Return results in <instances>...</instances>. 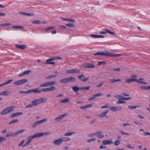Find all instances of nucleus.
Listing matches in <instances>:
<instances>
[{"instance_id": "nucleus-1", "label": "nucleus", "mask_w": 150, "mask_h": 150, "mask_svg": "<svg viewBox=\"0 0 150 150\" xmlns=\"http://www.w3.org/2000/svg\"><path fill=\"white\" fill-rule=\"evenodd\" d=\"M57 88L55 87L51 86L50 88L42 89L41 90H39V88L30 89V93L33 92L34 93H38L41 92L42 91L43 92L50 91H54Z\"/></svg>"}, {"instance_id": "nucleus-2", "label": "nucleus", "mask_w": 150, "mask_h": 150, "mask_svg": "<svg viewBox=\"0 0 150 150\" xmlns=\"http://www.w3.org/2000/svg\"><path fill=\"white\" fill-rule=\"evenodd\" d=\"M94 56H105L106 57H117L119 55L118 54H115L112 53H109L108 52L104 51L103 52H98L95 53L93 54Z\"/></svg>"}, {"instance_id": "nucleus-3", "label": "nucleus", "mask_w": 150, "mask_h": 150, "mask_svg": "<svg viewBox=\"0 0 150 150\" xmlns=\"http://www.w3.org/2000/svg\"><path fill=\"white\" fill-rule=\"evenodd\" d=\"M76 79L75 77H70L60 80L59 82L60 83H68L70 81H75Z\"/></svg>"}, {"instance_id": "nucleus-4", "label": "nucleus", "mask_w": 150, "mask_h": 150, "mask_svg": "<svg viewBox=\"0 0 150 150\" xmlns=\"http://www.w3.org/2000/svg\"><path fill=\"white\" fill-rule=\"evenodd\" d=\"M47 101V99L45 98H40L38 99H36L33 101V103L35 106L39 105L41 103L45 102Z\"/></svg>"}, {"instance_id": "nucleus-5", "label": "nucleus", "mask_w": 150, "mask_h": 150, "mask_svg": "<svg viewBox=\"0 0 150 150\" xmlns=\"http://www.w3.org/2000/svg\"><path fill=\"white\" fill-rule=\"evenodd\" d=\"M14 108V106H10L5 108L2 110L0 114L1 115H4L8 112H11L13 110Z\"/></svg>"}, {"instance_id": "nucleus-6", "label": "nucleus", "mask_w": 150, "mask_h": 150, "mask_svg": "<svg viewBox=\"0 0 150 150\" xmlns=\"http://www.w3.org/2000/svg\"><path fill=\"white\" fill-rule=\"evenodd\" d=\"M28 82L26 79H21L14 82V84L16 86H18L25 84Z\"/></svg>"}, {"instance_id": "nucleus-7", "label": "nucleus", "mask_w": 150, "mask_h": 150, "mask_svg": "<svg viewBox=\"0 0 150 150\" xmlns=\"http://www.w3.org/2000/svg\"><path fill=\"white\" fill-rule=\"evenodd\" d=\"M47 119H43L42 120L38 121L35 122L32 125V127H35L38 125L41 124V123L46 122L47 121Z\"/></svg>"}, {"instance_id": "nucleus-8", "label": "nucleus", "mask_w": 150, "mask_h": 150, "mask_svg": "<svg viewBox=\"0 0 150 150\" xmlns=\"http://www.w3.org/2000/svg\"><path fill=\"white\" fill-rule=\"evenodd\" d=\"M103 95V94L102 93H96L94 95L91 96V98H90L88 100V101H91L95 99L94 98L97 97L102 96Z\"/></svg>"}, {"instance_id": "nucleus-9", "label": "nucleus", "mask_w": 150, "mask_h": 150, "mask_svg": "<svg viewBox=\"0 0 150 150\" xmlns=\"http://www.w3.org/2000/svg\"><path fill=\"white\" fill-rule=\"evenodd\" d=\"M110 109L112 112H116L121 110L122 108L120 106H110Z\"/></svg>"}, {"instance_id": "nucleus-10", "label": "nucleus", "mask_w": 150, "mask_h": 150, "mask_svg": "<svg viewBox=\"0 0 150 150\" xmlns=\"http://www.w3.org/2000/svg\"><path fill=\"white\" fill-rule=\"evenodd\" d=\"M67 115V114L66 113H64L59 116L58 117L56 118L54 120L56 122H57L61 120H62L64 117L66 116Z\"/></svg>"}, {"instance_id": "nucleus-11", "label": "nucleus", "mask_w": 150, "mask_h": 150, "mask_svg": "<svg viewBox=\"0 0 150 150\" xmlns=\"http://www.w3.org/2000/svg\"><path fill=\"white\" fill-rule=\"evenodd\" d=\"M78 79H80L83 82H86L88 79V77L85 78L83 75H79L78 76Z\"/></svg>"}, {"instance_id": "nucleus-12", "label": "nucleus", "mask_w": 150, "mask_h": 150, "mask_svg": "<svg viewBox=\"0 0 150 150\" xmlns=\"http://www.w3.org/2000/svg\"><path fill=\"white\" fill-rule=\"evenodd\" d=\"M54 60L55 59L53 58H51L49 59H48L46 61V63H45L44 64L45 65L47 64H50L54 65L55 64V63L54 62H52L51 61Z\"/></svg>"}, {"instance_id": "nucleus-13", "label": "nucleus", "mask_w": 150, "mask_h": 150, "mask_svg": "<svg viewBox=\"0 0 150 150\" xmlns=\"http://www.w3.org/2000/svg\"><path fill=\"white\" fill-rule=\"evenodd\" d=\"M116 98L119 99L118 101L116 102L117 104L122 103V96L120 95H116L115 96Z\"/></svg>"}, {"instance_id": "nucleus-14", "label": "nucleus", "mask_w": 150, "mask_h": 150, "mask_svg": "<svg viewBox=\"0 0 150 150\" xmlns=\"http://www.w3.org/2000/svg\"><path fill=\"white\" fill-rule=\"evenodd\" d=\"M62 142L61 139H59L55 140L53 143L55 145H59Z\"/></svg>"}, {"instance_id": "nucleus-15", "label": "nucleus", "mask_w": 150, "mask_h": 150, "mask_svg": "<svg viewBox=\"0 0 150 150\" xmlns=\"http://www.w3.org/2000/svg\"><path fill=\"white\" fill-rule=\"evenodd\" d=\"M105 145L111 144H113V142L110 140H105L102 142Z\"/></svg>"}, {"instance_id": "nucleus-16", "label": "nucleus", "mask_w": 150, "mask_h": 150, "mask_svg": "<svg viewBox=\"0 0 150 150\" xmlns=\"http://www.w3.org/2000/svg\"><path fill=\"white\" fill-rule=\"evenodd\" d=\"M16 47L18 49H24L26 47V45H21L19 44H16L15 45Z\"/></svg>"}, {"instance_id": "nucleus-17", "label": "nucleus", "mask_w": 150, "mask_h": 150, "mask_svg": "<svg viewBox=\"0 0 150 150\" xmlns=\"http://www.w3.org/2000/svg\"><path fill=\"white\" fill-rule=\"evenodd\" d=\"M83 67L85 68H93L95 67V65L92 64H89L88 63L86 64H85L83 65Z\"/></svg>"}, {"instance_id": "nucleus-18", "label": "nucleus", "mask_w": 150, "mask_h": 150, "mask_svg": "<svg viewBox=\"0 0 150 150\" xmlns=\"http://www.w3.org/2000/svg\"><path fill=\"white\" fill-rule=\"evenodd\" d=\"M96 135L98 138L100 139H101L104 137V136L103 134V133L101 132H96Z\"/></svg>"}, {"instance_id": "nucleus-19", "label": "nucleus", "mask_w": 150, "mask_h": 150, "mask_svg": "<svg viewBox=\"0 0 150 150\" xmlns=\"http://www.w3.org/2000/svg\"><path fill=\"white\" fill-rule=\"evenodd\" d=\"M23 113L22 112H17L11 114L10 117L11 118H12L16 116H18L20 115H22Z\"/></svg>"}, {"instance_id": "nucleus-20", "label": "nucleus", "mask_w": 150, "mask_h": 150, "mask_svg": "<svg viewBox=\"0 0 150 150\" xmlns=\"http://www.w3.org/2000/svg\"><path fill=\"white\" fill-rule=\"evenodd\" d=\"M90 36L93 38H103L104 37L103 35H95L93 34H91Z\"/></svg>"}, {"instance_id": "nucleus-21", "label": "nucleus", "mask_w": 150, "mask_h": 150, "mask_svg": "<svg viewBox=\"0 0 150 150\" xmlns=\"http://www.w3.org/2000/svg\"><path fill=\"white\" fill-rule=\"evenodd\" d=\"M138 81V80L135 79L131 78L127 79L125 80L126 83H129L132 81Z\"/></svg>"}, {"instance_id": "nucleus-22", "label": "nucleus", "mask_w": 150, "mask_h": 150, "mask_svg": "<svg viewBox=\"0 0 150 150\" xmlns=\"http://www.w3.org/2000/svg\"><path fill=\"white\" fill-rule=\"evenodd\" d=\"M31 72L30 70H27L25 71L22 73L21 74H19L18 75L19 76H23L25 75L28 74L30 72Z\"/></svg>"}, {"instance_id": "nucleus-23", "label": "nucleus", "mask_w": 150, "mask_h": 150, "mask_svg": "<svg viewBox=\"0 0 150 150\" xmlns=\"http://www.w3.org/2000/svg\"><path fill=\"white\" fill-rule=\"evenodd\" d=\"M34 137L35 138L43 136V133L42 132H38L35 134H34Z\"/></svg>"}, {"instance_id": "nucleus-24", "label": "nucleus", "mask_w": 150, "mask_h": 150, "mask_svg": "<svg viewBox=\"0 0 150 150\" xmlns=\"http://www.w3.org/2000/svg\"><path fill=\"white\" fill-rule=\"evenodd\" d=\"M6 137H8L11 136L15 137L16 136L15 133H13L12 132H9L8 133L6 136Z\"/></svg>"}, {"instance_id": "nucleus-25", "label": "nucleus", "mask_w": 150, "mask_h": 150, "mask_svg": "<svg viewBox=\"0 0 150 150\" xmlns=\"http://www.w3.org/2000/svg\"><path fill=\"white\" fill-rule=\"evenodd\" d=\"M108 112V111H106L105 112H104L102 113L100 115L99 117H105L106 116V114Z\"/></svg>"}, {"instance_id": "nucleus-26", "label": "nucleus", "mask_w": 150, "mask_h": 150, "mask_svg": "<svg viewBox=\"0 0 150 150\" xmlns=\"http://www.w3.org/2000/svg\"><path fill=\"white\" fill-rule=\"evenodd\" d=\"M12 28L16 30L17 29H23V27L21 25H14L13 26Z\"/></svg>"}, {"instance_id": "nucleus-27", "label": "nucleus", "mask_w": 150, "mask_h": 150, "mask_svg": "<svg viewBox=\"0 0 150 150\" xmlns=\"http://www.w3.org/2000/svg\"><path fill=\"white\" fill-rule=\"evenodd\" d=\"M21 13L24 15L27 16H33L34 14L33 13H26L25 12H22Z\"/></svg>"}, {"instance_id": "nucleus-28", "label": "nucleus", "mask_w": 150, "mask_h": 150, "mask_svg": "<svg viewBox=\"0 0 150 150\" xmlns=\"http://www.w3.org/2000/svg\"><path fill=\"white\" fill-rule=\"evenodd\" d=\"M61 139L62 141V142H68L70 140V139L69 138L66 137H62L61 138Z\"/></svg>"}, {"instance_id": "nucleus-29", "label": "nucleus", "mask_w": 150, "mask_h": 150, "mask_svg": "<svg viewBox=\"0 0 150 150\" xmlns=\"http://www.w3.org/2000/svg\"><path fill=\"white\" fill-rule=\"evenodd\" d=\"M70 100L69 98H67L63 100H60V103H64L67 102H69Z\"/></svg>"}, {"instance_id": "nucleus-30", "label": "nucleus", "mask_w": 150, "mask_h": 150, "mask_svg": "<svg viewBox=\"0 0 150 150\" xmlns=\"http://www.w3.org/2000/svg\"><path fill=\"white\" fill-rule=\"evenodd\" d=\"M34 138H35V137L34 135L30 136L28 138V141L30 143L31 142L32 140Z\"/></svg>"}, {"instance_id": "nucleus-31", "label": "nucleus", "mask_w": 150, "mask_h": 150, "mask_svg": "<svg viewBox=\"0 0 150 150\" xmlns=\"http://www.w3.org/2000/svg\"><path fill=\"white\" fill-rule=\"evenodd\" d=\"M25 129H23L16 132L15 133L16 136L17 135H18L19 134H21L24 131H25Z\"/></svg>"}, {"instance_id": "nucleus-32", "label": "nucleus", "mask_w": 150, "mask_h": 150, "mask_svg": "<svg viewBox=\"0 0 150 150\" xmlns=\"http://www.w3.org/2000/svg\"><path fill=\"white\" fill-rule=\"evenodd\" d=\"M13 81L12 80H10L8 81L7 82L5 83H3L0 85V87H2L4 86L6 84L10 83L11 82Z\"/></svg>"}, {"instance_id": "nucleus-33", "label": "nucleus", "mask_w": 150, "mask_h": 150, "mask_svg": "<svg viewBox=\"0 0 150 150\" xmlns=\"http://www.w3.org/2000/svg\"><path fill=\"white\" fill-rule=\"evenodd\" d=\"M49 84L48 82L44 83L40 85V87H44L48 86Z\"/></svg>"}, {"instance_id": "nucleus-34", "label": "nucleus", "mask_w": 150, "mask_h": 150, "mask_svg": "<svg viewBox=\"0 0 150 150\" xmlns=\"http://www.w3.org/2000/svg\"><path fill=\"white\" fill-rule=\"evenodd\" d=\"M121 79H110V82L111 83H113L117 81H121Z\"/></svg>"}, {"instance_id": "nucleus-35", "label": "nucleus", "mask_w": 150, "mask_h": 150, "mask_svg": "<svg viewBox=\"0 0 150 150\" xmlns=\"http://www.w3.org/2000/svg\"><path fill=\"white\" fill-rule=\"evenodd\" d=\"M34 106H35V105L33 103L32 101V103L28 105H27L25 107L26 108H29L33 107Z\"/></svg>"}, {"instance_id": "nucleus-36", "label": "nucleus", "mask_w": 150, "mask_h": 150, "mask_svg": "<svg viewBox=\"0 0 150 150\" xmlns=\"http://www.w3.org/2000/svg\"><path fill=\"white\" fill-rule=\"evenodd\" d=\"M74 134L75 133L73 132H68L65 133L64 134V135L65 136H70Z\"/></svg>"}, {"instance_id": "nucleus-37", "label": "nucleus", "mask_w": 150, "mask_h": 150, "mask_svg": "<svg viewBox=\"0 0 150 150\" xmlns=\"http://www.w3.org/2000/svg\"><path fill=\"white\" fill-rule=\"evenodd\" d=\"M32 23L34 24H40L41 23L40 21L38 20H35L33 21L32 22Z\"/></svg>"}, {"instance_id": "nucleus-38", "label": "nucleus", "mask_w": 150, "mask_h": 150, "mask_svg": "<svg viewBox=\"0 0 150 150\" xmlns=\"http://www.w3.org/2000/svg\"><path fill=\"white\" fill-rule=\"evenodd\" d=\"M18 119H15L11 121L9 123V125H11L12 124L16 123L18 122Z\"/></svg>"}, {"instance_id": "nucleus-39", "label": "nucleus", "mask_w": 150, "mask_h": 150, "mask_svg": "<svg viewBox=\"0 0 150 150\" xmlns=\"http://www.w3.org/2000/svg\"><path fill=\"white\" fill-rule=\"evenodd\" d=\"M73 90L75 92H77L79 90V87L77 86H74L72 87Z\"/></svg>"}, {"instance_id": "nucleus-40", "label": "nucleus", "mask_w": 150, "mask_h": 150, "mask_svg": "<svg viewBox=\"0 0 150 150\" xmlns=\"http://www.w3.org/2000/svg\"><path fill=\"white\" fill-rule=\"evenodd\" d=\"M12 24L10 23H6L0 24V26H6L10 25H12Z\"/></svg>"}, {"instance_id": "nucleus-41", "label": "nucleus", "mask_w": 150, "mask_h": 150, "mask_svg": "<svg viewBox=\"0 0 150 150\" xmlns=\"http://www.w3.org/2000/svg\"><path fill=\"white\" fill-rule=\"evenodd\" d=\"M57 75H51L48 76H47L45 77V79H50L52 78H54L56 76H57Z\"/></svg>"}, {"instance_id": "nucleus-42", "label": "nucleus", "mask_w": 150, "mask_h": 150, "mask_svg": "<svg viewBox=\"0 0 150 150\" xmlns=\"http://www.w3.org/2000/svg\"><path fill=\"white\" fill-rule=\"evenodd\" d=\"M6 138L4 137L0 136V144L4 142L6 140Z\"/></svg>"}, {"instance_id": "nucleus-43", "label": "nucleus", "mask_w": 150, "mask_h": 150, "mask_svg": "<svg viewBox=\"0 0 150 150\" xmlns=\"http://www.w3.org/2000/svg\"><path fill=\"white\" fill-rule=\"evenodd\" d=\"M48 82V83L49 86L54 85L56 83V81H52L49 82Z\"/></svg>"}, {"instance_id": "nucleus-44", "label": "nucleus", "mask_w": 150, "mask_h": 150, "mask_svg": "<svg viewBox=\"0 0 150 150\" xmlns=\"http://www.w3.org/2000/svg\"><path fill=\"white\" fill-rule=\"evenodd\" d=\"M8 91H6L0 93V95L7 96L8 95Z\"/></svg>"}, {"instance_id": "nucleus-45", "label": "nucleus", "mask_w": 150, "mask_h": 150, "mask_svg": "<svg viewBox=\"0 0 150 150\" xmlns=\"http://www.w3.org/2000/svg\"><path fill=\"white\" fill-rule=\"evenodd\" d=\"M20 93H23L26 94L28 93H30V90H28V91H20L19 92Z\"/></svg>"}, {"instance_id": "nucleus-46", "label": "nucleus", "mask_w": 150, "mask_h": 150, "mask_svg": "<svg viewBox=\"0 0 150 150\" xmlns=\"http://www.w3.org/2000/svg\"><path fill=\"white\" fill-rule=\"evenodd\" d=\"M140 88L143 90H148L150 89V86H141L140 87Z\"/></svg>"}, {"instance_id": "nucleus-47", "label": "nucleus", "mask_w": 150, "mask_h": 150, "mask_svg": "<svg viewBox=\"0 0 150 150\" xmlns=\"http://www.w3.org/2000/svg\"><path fill=\"white\" fill-rule=\"evenodd\" d=\"M66 73L68 74H74V69H71V70H68L66 71Z\"/></svg>"}, {"instance_id": "nucleus-48", "label": "nucleus", "mask_w": 150, "mask_h": 150, "mask_svg": "<svg viewBox=\"0 0 150 150\" xmlns=\"http://www.w3.org/2000/svg\"><path fill=\"white\" fill-rule=\"evenodd\" d=\"M96 140V139L94 138H92L90 139H88L87 141L88 143H90L91 142L94 141Z\"/></svg>"}, {"instance_id": "nucleus-49", "label": "nucleus", "mask_w": 150, "mask_h": 150, "mask_svg": "<svg viewBox=\"0 0 150 150\" xmlns=\"http://www.w3.org/2000/svg\"><path fill=\"white\" fill-rule=\"evenodd\" d=\"M66 25L68 27H74V24L73 23H69L67 24H66Z\"/></svg>"}, {"instance_id": "nucleus-50", "label": "nucleus", "mask_w": 150, "mask_h": 150, "mask_svg": "<svg viewBox=\"0 0 150 150\" xmlns=\"http://www.w3.org/2000/svg\"><path fill=\"white\" fill-rule=\"evenodd\" d=\"M54 26H52V27H48V28H46L45 29V31H47L50 30L54 29Z\"/></svg>"}, {"instance_id": "nucleus-51", "label": "nucleus", "mask_w": 150, "mask_h": 150, "mask_svg": "<svg viewBox=\"0 0 150 150\" xmlns=\"http://www.w3.org/2000/svg\"><path fill=\"white\" fill-rule=\"evenodd\" d=\"M132 99V98L129 97L128 98L122 96V100H129Z\"/></svg>"}, {"instance_id": "nucleus-52", "label": "nucleus", "mask_w": 150, "mask_h": 150, "mask_svg": "<svg viewBox=\"0 0 150 150\" xmlns=\"http://www.w3.org/2000/svg\"><path fill=\"white\" fill-rule=\"evenodd\" d=\"M137 107V106H134L133 105H129L128 106V108L130 109H134Z\"/></svg>"}, {"instance_id": "nucleus-53", "label": "nucleus", "mask_w": 150, "mask_h": 150, "mask_svg": "<svg viewBox=\"0 0 150 150\" xmlns=\"http://www.w3.org/2000/svg\"><path fill=\"white\" fill-rule=\"evenodd\" d=\"M80 70L79 69H74V73L79 74L80 73Z\"/></svg>"}, {"instance_id": "nucleus-54", "label": "nucleus", "mask_w": 150, "mask_h": 150, "mask_svg": "<svg viewBox=\"0 0 150 150\" xmlns=\"http://www.w3.org/2000/svg\"><path fill=\"white\" fill-rule=\"evenodd\" d=\"M105 31H106L107 32V33H109V34H111L113 35H115V33L114 32H111L109 30H106V29H105Z\"/></svg>"}, {"instance_id": "nucleus-55", "label": "nucleus", "mask_w": 150, "mask_h": 150, "mask_svg": "<svg viewBox=\"0 0 150 150\" xmlns=\"http://www.w3.org/2000/svg\"><path fill=\"white\" fill-rule=\"evenodd\" d=\"M102 64H103L104 65H106V63L104 61H100L98 63V65H100Z\"/></svg>"}, {"instance_id": "nucleus-56", "label": "nucleus", "mask_w": 150, "mask_h": 150, "mask_svg": "<svg viewBox=\"0 0 150 150\" xmlns=\"http://www.w3.org/2000/svg\"><path fill=\"white\" fill-rule=\"evenodd\" d=\"M120 144V141L118 140H117L116 141L114 142V145L115 146H117Z\"/></svg>"}, {"instance_id": "nucleus-57", "label": "nucleus", "mask_w": 150, "mask_h": 150, "mask_svg": "<svg viewBox=\"0 0 150 150\" xmlns=\"http://www.w3.org/2000/svg\"><path fill=\"white\" fill-rule=\"evenodd\" d=\"M96 135V132L93 133V134H89L88 135V136L90 137H93L94 136Z\"/></svg>"}, {"instance_id": "nucleus-58", "label": "nucleus", "mask_w": 150, "mask_h": 150, "mask_svg": "<svg viewBox=\"0 0 150 150\" xmlns=\"http://www.w3.org/2000/svg\"><path fill=\"white\" fill-rule=\"evenodd\" d=\"M67 21H69L71 22H75V20L74 19H71L68 18Z\"/></svg>"}, {"instance_id": "nucleus-59", "label": "nucleus", "mask_w": 150, "mask_h": 150, "mask_svg": "<svg viewBox=\"0 0 150 150\" xmlns=\"http://www.w3.org/2000/svg\"><path fill=\"white\" fill-rule=\"evenodd\" d=\"M51 134V132H45L43 133V135H48Z\"/></svg>"}, {"instance_id": "nucleus-60", "label": "nucleus", "mask_w": 150, "mask_h": 150, "mask_svg": "<svg viewBox=\"0 0 150 150\" xmlns=\"http://www.w3.org/2000/svg\"><path fill=\"white\" fill-rule=\"evenodd\" d=\"M136 82H137L139 83H140L144 84H147V83L146 82H144L142 81H139V80H138V81H136Z\"/></svg>"}, {"instance_id": "nucleus-61", "label": "nucleus", "mask_w": 150, "mask_h": 150, "mask_svg": "<svg viewBox=\"0 0 150 150\" xmlns=\"http://www.w3.org/2000/svg\"><path fill=\"white\" fill-rule=\"evenodd\" d=\"M25 141V140L24 139H23L22 141L18 145V146H21L23 144V143H24Z\"/></svg>"}, {"instance_id": "nucleus-62", "label": "nucleus", "mask_w": 150, "mask_h": 150, "mask_svg": "<svg viewBox=\"0 0 150 150\" xmlns=\"http://www.w3.org/2000/svg\"><path fill=\"white\" fill-rule=\"evenodd\" d=\"M90 88V86H87L85 87H83V90H88Z\"/></svg>"}, {"instance_id": "nucleus-63", "label": "nucleus", "mask_w": 150, "mask_h": 150, "mask_svg": "<svg viewBox=\"0 0 150 150\" xmlns=\"http://www.w3.org/2000/svg\"><path fill=\"white\" fill-rule=\"evenodd\" d=\"M107 33V32L105 30L104 31H101L99 33L100 34H106Z\"/></svg>"}, {"instance_id": "nucleus-64", "label": "nucleus", "mask_w": 150, "mask_h": 150, "mask_svg": "<svg viewBox=\"0 0 150 150\" xmlns=\"http://www.w3.org/2000/svg\"><path fill=\"white\" fill-rule=\"evenodd\" d=\"M144 134L145 136H146L147 135H150V133L149 132H144Z\"/></svg>"}]
</instances>
